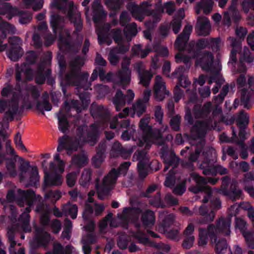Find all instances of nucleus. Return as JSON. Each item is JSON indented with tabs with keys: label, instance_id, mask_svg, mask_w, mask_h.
Returning a JSON list of instances; mask_svg holds the SVG:
<instances>
[{
	"label": "nucleus",
	"instance_id": "10",
	"mask_svg": "<svg viewBox=\"0 0 254 254\" xmlns=\"http://www.w3.org/2000/svg\"><path fill=\"white\" fill-rule=\"evenodd\" d=\"M248 83L250 89H242L240 101L244 108L250 110L254 104V89L251 88L254 86V77H250Z\"/></svg>",
	"mask_w": 254,
	"mask_h": 254
},
{
	"label": "nucleus",
	"instance_id": "63",
	"mask_svg": "<svg viewBox=\"0 0 254 254\" xmlns=\"http://www.w3.org/2000/svg\"><path fill=\"white\" fill-rule=\"evenodd\" d=\"M176 183V177L172 171L170 170L167 174L164 182L166 187L172 188L174 187Z\"/></svg>",
	"mask_w": 254,
	"mask_h": 254
},
{
	"label": "nucleus",
	"instance_id": "28",
	"mask_svg": "<svg viewBox=\"0 0 254 254\" xmlns=\"http://www.w3.org/2000/svg\"><path fill=\"white\" fill-rule=\"evenodd\" d=\"M246 225L247 223L244 220L239 218H236V228L239 229L241 231L245 239L246 242H247L249 244H250V246H252V243H251L250 241L252 238V234L254 232L247 231Z\"/></svg>",
	"mask_w": 254,
	"mask_h": 254
},
{
	"label": "nucleus",
	"instance_id": "29",
	"mask_svg": "<svg viewBox=\"0 0 254 254\" xmlns=\"http://www.w3.org/2000/svg\"><path fill=\"white\" fill-rule=\"evenodd\" d=\"M196 28L199 35L206 36L209 35L211 26L208 18L199 19L197 22Z\"/></svg>",
	"mask_w": 254,
	"mask_h": 254
},
{
	"label": "nucleus",
	"instance_id": "19",
	"mask_svg": "<svg viewBox=\"0 0 254 254\" xmlns=\"http://www.w3.org/2000/svg\"><path fill=\"white\" fill-rule=\"evenodd\" d=\"M35 241L38 247H43L47 248L51 241L50 234L44 230L42 228L36 227Z\"/></svg>",
	"mask_w": 254,
	"mask_h": 254
},
{
	"label": "nucleus",
	"instance_id": "53",
	"mask_svg": "<svg viewBox=\"0 0 254 254\" xmlns=\"http://www.w3.org/2000/svg\"><path fill=\"white\" fill-rule=\"evenodd\" d=\"M130 241L131 239L128 236L122 235L120 236L117 240V246L121 250H126Z\"/></svg>",
	"mask_w": 254,
	"mask_h": 254
},
{
	"label": "nucleus",
	"instance_id": "50",
	"mask_svg": "<svg viewBox=\"0 0 254 254\" xmlns=\"http://www.w3.org/2000/svg\"><path fill=\"white\" fill-rule=\"evenodd\" d=\"M238 127H246L249 123V116L247 113L242 110L236 120Z\"/></svg>",
	"mask_w": 254,
	"mask_h": 254
},
{
	"label": "nucleus",
	"instance_id": "12",
	"mask_svg": "<svg viewBox=\"0 0 254 254\" xmlns=\"http://www.w3.org/2000/svg\"><path fill=\"white\" fill-rule=\"evenodd\" d=\"M133 67L138 74L139 83L144 86H148L154 74L152 70H146L142 61L135 63Z\"/></svg>",
	"mask_w": 254,
	"mask_h": 254
},
{
	"label": "nucleus",
	"instance_id": "51",
	"mask_svg": "<svg viewBox=\"0 0 254 254\" xmlns=\"http://www.w3.org/2000/svg\"><path fill=\"white\" fill-rule=\"evenodd\" d=\"M121 174L118 169H116L115 168H112L108 174L104 177L103 180L107 181L111 184H113L116 182L118 178Z\"/></svg>",
	"mask_w": 254,
	"mask_h": 254
},
{
	"label": "nucleus",
	"instance_id": "54",
	"mask_svg": "<svg viewBox=\"0 0 254 254\" xmlns=\"http://www.w3.org/2000/svg\"><path fill=\"white\" fill-rule=\"evenodd\" d=\"M133 110L134 113L140 117L146 110V104L143 103L141 100H139L133 105Z\"/></svg>",
	"mask_w": 254,
	"mask_h": 254
},
{
	"label": "nucleus",
	"instance_id": "8",
	"mask_svg": "<svg viewBox=\"0 0 254 254\" xmlns=\"http://www.w3.org/2000/svg\"><path fill=\"white\" fill-rule=\"evenodd\" d=\"M129 210H131L133 213L137 215L141 214L140 221L142 223V226L144 229H151L154 226L156 217L155 213L153 211L147 209L142 212L141 208L140 207H134L131 208L125 207L123 212L125 213H127Z\"/></svg>",
	"mask_w": 254,
	"mask_h": 254
},
{
	"label": "nucleus",
	"instance_id": "47",
	"mask_svg": "<svg viewBox=\"0 0 254 254\" xmlns=\"http://www.w3.org/2000/svg\"><path fill=\"white\" fill-rule=\"evenodd\" d=\"M58 128L60 131L63 133H65L69 128V122L64 114L58 116Z\"/></svg>",
	"mask_w": 254,
	"mask_h": 254
},
{
	"label": "nucleus",
	"instance_id": "2",
	"mask_svg": "<svg viewBox=\"0 0 254 254\" xmlns=\"http://www.w3.org/2000/svg\"><path fill=\"white\" fill-rule=\"evenodd\" d=\"M71 70L67 72L62 79L61 86L64 96H66L67 88L70 86H79L87 89L91 83L88 81L89 74L82 72L81 68L84 64V59L77 56L70 63Z\"/></svg>",
	"mask_w": 254,
	"mask_h": 254
},
{
	"label": "nucleus",
	"instance_id": "35",
	"mask_svg": "<svg viewBox=\"0 0 254 254\" xmlns=\"http://www.w3.org/2000/svg\"><path fill=\"white\" fill-rule=\"evenodd\" d=\"M77 88V94L79 95V98L82 103L83 109H86L89 104L90 94L87 90L90 88V86L87 89H84L83 87L76 86Z\"/></svg>",
	"mask_w": 254,
	"mask_h": 254
},
{
	"label": "nucleus",
	"instance_id": "36",
	"mask_svg": "<svg viewBox=\"0 0 254 254\" xmlns=\"http://www.w3.org/2000/svg\"><path fill=\"white\" fill-rule=\"evenodd\" d=\"M209 44V42L207 39H200L197 41L195 46L193 44H190L189 53L191 55H194L196 50L202 51L201 50L206 48Z\"/></svg>",
	"mask_w": 254,
	"mask_h": 254
},
{
	"label": "nucleus",
	"instance_id": "31",
	"mask_svg": "<svg viewBox=\"0 0 254 254\" xmlns=\"http://www.w3.org/2000/svg\"><path fill=\"white\" fill-rule=\"evenodd\" d=\"M93 3V21L95 23L97 24L106 16V14L100 3L94 1Z\"/></svg>",
	"mask_w": 254,
	"mask_h": 254
},
{
	"label": "nucleus",
	"instance_id": "43",
	"mask_svg": "<svg viewBox=\"0 0 254 254\" xmlns=\"http://www.w3.org/2000/svg\"><path fill=\"white\" fill-rule=\"evenodd\" d=\"M123 92L121 89L117 90L113 98V103L115 105L117 111L121 110L122 107L126 105V102L123 100Z\"/></svg>",
	"mask_w": 254,
	"mask_h": 254
},
{
	"label": "nucleus",
	"instance_id": "59",
	"mask_svg": "<svg viewBox=\"0 0 254 254\" xmlns=\"http://www.w3.org/2000/svg\"><path fill=\"white\" fill-rule=\"evenodd\" d=\"M131 72L121 71L118 72V76L120 78V83L125 86L128 84L130 81Z\"/></svg>",
	"mask_w": 254,
	"mask_h": 254
},
{
	"label": "nucleus",
	"instance_id": "4",
	"mask_svg": "<svg viewBox=\"0 0 254 254\" xmlns=\"http://www.w3.org/2000/svg\"><path fill=\"white\" fill-rule=\"evenodd\" d=\"M191 179L195 182V185H191L189 188V191L194 194L200 192H204L206 194L202 199L203 203H207L212 198V190L211 188L207 185V181L203 177L198 174L192 172L190 174V177L188 178V181L190 182Z\"/></svg>",
	"mask_w": 254,
	"mask_h": 254
},
{
	"label": "nucleus",
	"instance_id": "46",
	"mask_svg": "<svg viewBox=\"0 0 254 254\" xmlns=\"http://www.w3.org/2000/svg\"><path fill=\"white\" fill-rule=\"evenodd\" d=\"M15 30L14 26L7 22L2 21L0 23V31L1 32V37L3 39L6 38L7 33H13Z\"/></svg>",
	"mask_w": 254,
	"mask_h": 254
},
{
	"label": "nucleus",
	"instance_id": "18",
	"mask_svg": "<svg viewBox=\"0 0 254 254\" xmlns=\"http://www.w3.org/2000/svg\"><path fill=\"white\" fill-rule=\"evenodd\" d=\"M162 77L160 75L156 76V83L154 88V96L158 101H162L166 95L169 94V92L166 89L165 83L161 81Z\"/></svg>",
	"mask_w": 254,
	"mask_h": 254
},
{
	"label": "nucleus",
	"instance_id": "25",
	"mask_svg": "<svg viewBox=\"0 0 254 254\" xmlns=\"http://www.w3.org/2000/svg\"><path fill=\"white\" fill-rule=\"evenodd\" d=\"M198 213L201 215L198 219V223L201 224H208L213 221L215 217V212L208 209L205 204H202L198 208Z\"/></svg>",
	"mask_w": 254,
	"mask_h": 254
},
{
	"label": "nucleus",
	"instance_id": "9",
	"mask_svg": "<svg viewBox=\"0 0 254 254\" xmlns=\"http://www.w3.org/2000/svg\"><path fill=\"white\" fill-rule=\"evenodd\" d=\"M192 58L196 59V63L199 64L202 69L206 71H212L214 68L213 63L214 56L209 51H199L196 50L194 55H191Z\"/></svg>",
	"mask_w": 254,
	"mask_h": 254
},
{
	"label": "nucleus",
	"instance_id": "41",
	"mask_svg": "<svg viewBox=\"0 0 254 254\" xmlns=\"http://www.w3.org/2000/svg\"><path fill=\"white\" fill-rule=\"evenodd\" d=\"M174 219L175 218L173 214H170L167 215L160 224L159 227L160 230L162 231L163 233H166L173 225Z\"/></svg>",
	"mask_w": 254,
	"mask_h": 254
},
{
	"label": "nucleus",
	"instance_id": "33",
	"mask_svg": "<svg viewBox=\"0 0 254 254\" xmlns=\"http://www.w3.org/2000/svg\"><path fill=\"white\" fill-rule=\"evenodd\" d=\"M186 68L183 65H181L177 68L171 75L172 78H178V83L177 84L184 88L187 87L190 84V82L187 79L184 80V84L183 83L184 74Z\"/></svg>",
	"mask_w": 254,
	"mask_h": 254
},
{
	"label": "nucleus",
	"instance_id": "49",
	"mask_svg": "<svg viewBox=\"0 0 254 254\" xmlns=\"http://www.w3.org/2000/svg\"><path fill=\"white\" fill-rule=\"evenodd\" d=\"M29 185L35 187L39 182V175L38 168L36 166H33L29 174Z\"/></svg>",
	"mask_w": 254,
	"mask_h": 254
},
{
	"label": "nucleus",
	"instance_id": "60",
	"mask_svg": "<svg viewBox=\"0 0 254 254\" xmlns=\"http://www.w3.org/2000/svg\"><path fill=\"white\" fill-rule=\"evenodd\" d=\"M229 11L230 13L231 19L233 21L234 23L236 25H237L241 19V15L239 11L237 9L236 7L233 4L229 6Z\"/></svg>",
	"mask_w": 254,
	"mask_h": 254
},
{
	"label": "nucleus",
	"instance_id": "55",
	"mask_svg": "<svg viewBox=\"0 0 254 254\" xmlns=\"http://www.w3.org/2000/svg\"><path fill=\"white\" fill-rule=\"evenodd\" d=\"M72 161L74 164L79 167L86 165L88 163V158L84 155H75L72 158Z\"/></svg>",
	"mask_w": 254,
	"mask_h": 254
},
{
	"label": "nucleus",
	"instance_id": "17",
	"mask_svg": "<svg viewBox=\"0 0 254 254\" xmlns=\"http://www.w3.org/2000/svg\"><path fill=\"white\" fill-rule=\"evenodd\" d=\"M35 211L40 214V223L43 226H47L50 222V215L51 209L50 206L43 202L39 203L36 207Z\"/></svg>",
	"mask_w": 254,
	"mask_h": 254
},
{
	"label": "nucleus",
	"instance_id": "44",
	"mask_svg": "<svg viewBox=\"0 0 254 254\" xmlns=\"http://www.w3.org/2000/svg\"><path fill=\"white\" fill-rule=\"evenodd\" d=\"M214 2L212 0H200L197 6L200 9L203 10L205 14H209L212 10Z\"/></svg>",
	"mask_w": 254,
	"mask_h": 254
},
{
	"label": "nucleus",
	"instance_id": "45",
	"mask_svg": "<svg viewBox=\"0 0 254 254\" xmlns=\"http://www.w3.org/2000/svg\"><path fill=\"white\" fill-rule=\"evenodd\" d=\"M16 10V9L13 8L10 3L5 2L0 7V14L1 15L7 14L9 19H10L15 15Z\"/></svg>",
	"mask_w": 254,
	"mask_h": 254
},
{
	"label": "nucleus",
	"instance_id": "37",
	"mask_svg": "<svg viewBox=\"0 0 254 254\" xmlns=\"http://www.w3.org/2000/svg\"><path fill=\"white\" fill-rule=\"evenodd\" d=\"M19 161L20 162V165L18 168L19 171V176L20 180L22 181L25 179V175L30 168L32 169V166H31L29 161H25L22 157L19 158Z\"/></svg>",
	"mask_w": 254,
	"mask_h": 254
},
{
	"label": "nucleus",
	"instance_id": "13",
	"mask_svg": "<svg viewBox=\"0 0 254 254\" xmlns=\"http://www.w3.org/2000/svg\"><path fill=\"white\" fill-rule=\"evenodd\" d=\"M160 156L165 164L164 171L166 172L171 166H176L178 164L179 158L174 151H169L167 146H163L160 150Z\"/></svg>",
	"mask_w": 254,
	"mask_h": 254
},
{
	"label": "nucleus",
	"instance_id": "15",
	"mask_svg": "<svg viewBox=\"0 0 254 254\" xmlns=\"http://www.w3.org/2000/svg\"><path fill=\"white\" fill-rule=\"evenodd\" d=\"M192 30V26L190 24H187L185 26L182 32L176 39L175 46L179 51L185 50Z\"/></svg>",
	"mask_w": 254,
	"mask_h": 254
},
{
	"label": "nucleus",
	"instance_id": "38",
	"mask_svg": "<svg viewBox=\"0 0 254 254\" xmlns=\"http://www.w3.org/2000/svg\"><path fill=\"white\" fill-rule=\"evenodd\" d=\"M212 244H215L214 250L216 254H225L228 249V245L226 239L221 238L216 241H213Z\"/></svg>",
	"mask_w": 254,
	"mask_h": 254
},
{
	"label": "nucleus",
	"instance_id": "58",
	"mask_svg": "<svg viewBox=\"0 0 254 254\" xmlns=\"http://www.w3.org/2000/svg\"><path fill=\"white\" fill-rule=\"evenodd\" d=\"M175 59L177 63L183 62L185 66L186 70L190 68V58L188 56L182 54L178 53L176 55Z\"/></svg>",
	"mask_w": 254,
	"mask_h": 254
},
{
	"label": "nucleus",
	"instance_id": "34",
	"mask_svg": "<svg viewBox=\"0 0 254 254\" xmlns=\"http://www.w3.org/2000/svg\"><path fill=\"white\" fill-rule=\"evenodd\" d=\"M242 194V191L238 188L237 185L232 183L228 190L225 191L223 195L228 196L233 200H236L241 197Z\"/></svg>",
	"mask_w": 254,
	"mask_h": 254
},
{
	"label": "nucleus",
	"instance_id": "39",
	"mask_svg": "<svg viewBox=\"0 0 254 254\" xmlns=\"http://www.w3.org/2000/svg\"><path fill=\"white\" fill-rule=\"evenodd\" d=\"M112 151L115 152L118 155L122 157L130 156L132 153L130 149H127L123 147L119 141H115L112 147Z\"/></svg>",
	"mask_w": 254,
	"mask_h": 254
},
{
	"label": "nucleus",
	"instance_id": "3",
	"mask_svg": "<svg viewBox=\"0 0 254 254\" xmlns=\"http://www.w3.org/2000/svg\"><path fill=\"white\" fill-rule=\"evenodd\" d=\"M231 219L221 217L216 221V224H210L207 229L198 228V243L200 246H205L208 243V237L211 244L218 239V235L229 236L231 233Z\"/></svg>",
	"mask_w": 254,
	"mask_h": 254
},
{
	"label": "nucleus",
	"instance_id": "56",
	"mask_svg": "<svg viewBox=\"0 0 254 254\" xmlns=\"http://www.w3.org/2000/svg\"><path fill=\"white\" fill-rule=\"evenodd\" d=\"M97 35L99 45L107 43L108 45H110L111 44L112 40L108 32L101 31L99 32Z\"/></svg>",
	"mask_w": 254,
	"mask_h": 254
},
{
	"label": "nucleus",
	"instance_id": "20",
	"mask_svg": "<svg viewBox=\"0 0 254 254\" xmlns=\"http://www.w3.org/2000/svg\"><path fill=\"white\" fill-rule=\"evenodd\" d=\"M93 118L99 119L103 123L106 124L110 120V114L103 105L92 107L90 111Z\"/></svg>",
	"mask_w": 254,
	"mask_h": 254
},
{
	"label": "nucleus",
	"instance_id": "57",
	"mask_svg": "<svg viewBox=\"0 0 254 254\" xmlns=\"http://www.w3.org/2000/svg\"><path fill=\"white\" fill-rule=\"evenodd\" d=\"M58 64L59 66V76L60 78V80L64 77L65 75H64V72L66 70V64L65 60L64 57L63 55H59L58 57ZM61 81H60V82Z\"/></svg>",
	"mask_w": 254,
	"mask_h": 254
},
{
	"label": "nucleus",
	"instance_id": "42",
	"mask_svg": "<svg viewBox=\"0 0 254 254\" xmlns=\"http://www.w3.org/2000/svg\"><path fill=\"white\" fill-rule=\"evenodd\" d=\"M18 157L9 158L5 161L6 168L10 175V176L14 177L17 174L16 170V162Z\"/></svg>",
	"mask_w": 254,
	"mask_h": 254
},
{
	"label": "nucleus",
	"instance_id": "48",
	"mask_svg": "<svg viewBox=\"0 0 254 254\" xmlns=\"http://www.w3.org/2000/svg\"><path fill=\"white\" fill-rule=\"evenodd\" d=\"M92 170L89 168H86L82 172L81 178L79 180L80 184L83 187L87 186L91 181Z\"/></svg>",
	"mask_w": 254,
	"mask_h": 254
},
{
	"label": "nucleus",
	"instance_id": "24",
	"mask_svg": "<svg viewBox=\"0 0 254 254\" xmlns=\"http://www.w3.org/2000/svg\"><path fill=\"white\" fill-rule=\"evenodd\" d=\"M63 183L62 176L58 174H50L45 172L44 180V187L47 188L52 186H58Z\"/></svg>",
	"mask_w": 254,
	"mask_h": 254
},
{
	"label": "nucleus",
	"instance_id": "6",
	"mask_svg": "<svg viewBox=\"0 0 254 254\" xmlns=\"http://www.w3.org/2000/svg\"><path fill=\"white\" fill-rule=\"evenodd\" d=\"M19 112L18 95L15 93L10 99H0V113L4 112L2 121L4 123L12 121L15 115Z\"/></svg>",
	"mask_w": 254,
	"mask_h": 254
},
{
	"label": "nucleus",
	"instance_id": "7",
	"mask_svg": "<svg viewBox=\"0 0 254 254\" xmlns=\"http://www.w3.org/2000/svg\"><path fill=\"white\" fill-rule=\"evenodd\" d=\"M19 196L16 198V202L18 205L23 207L26 204L27 207L25 208L24 212L20 215L19 219L24 218L30 219L29 213L31 210L34 202L37 200V196L34 190L31 189L26 190H18Z\"/></svg>",
	"mask_w": 254,
	"mask_h": 254
},
{
	"label": "nucleus",
	"instance_id": "16",
	"mask_svg": "<svg viewBox=\"0 0 254 254\" xmlns=\"http://www.w3.org/2000/svg\"><path fill=\"white\" fill-rule=\"evenodd\" d=\"M160 164L156 160L153 161L150 165L144 161H139L137 165L139 178L141 179H144L148 174L149 169L154 172H157L160 169Z\"/></svg>",
	"mask_w": 254,
	"mask_h": 254
},
{
	"label": "nucleus",
	"instance_id": "26",
	"mask_svg": "<svg viewBox=\"0 0 254 254\" xmlns=\"http://www.w3.org/2000/svg\"><path fill=\"white\" fill-rule=\"evenodd\" d=\"M99 183L100 179L97 177L95 179V187L98 198L102 200L109 195L110 191V187L112 184L104 180H103L101 184H100Z\"/></svg>",
	"mask_w": 254,
	"mask_h": 254
},
{
	"label": "nucleus",
	"instance_id": "22",
	"mask_svg": "<svg viewBox=\"0 0 254 254\" xmlns=\"http://www.w3.org/2000/svg\"><path fill=\"white\" fill-rule=\"evenodd\" d=\"M64 18L58 13H52L50 16V24L54 34L57 36L61 33L64 26Z\"/></svg>",
	"mask_w": 254,
	"mask_h": 254
},
{
	"label": "nucleus",
	"instance_id": "23",
	"mask_svg": "<svg viewBox=\"0 0 254 254\" xmlns=\"http://www.w3.org/2000/svg\"><path fill=\"white\" fill-rule=\"evenodd\" d=\"M216 161L215 158H210L208 155H205L204 162L200 165V168L203 170L202 173L206 176H215L216 175L215 166L213 163Z\"/></svg>",
	"mask_w": 254,
	"mask_h": 254
},
{
	"label": "nucleus",
	"instance_id": "64",
	"mask_svg": "<svg viewBox=\"0 0 254 254\" xmlns=\"http://www.w3.org/2000/svg\"><path fill=\"white\" fill-rule=\"evenodd\" d=\"M62 197L61 193L59 190H50L45 194L47 199H50L53 202H55Z\"/></svg>",
	"mask_w": 254,
	"mask_h": 254
},
{
	"label": "nucleus",
	"instance_id": "5",
	"mask_svg": "<svg viewBox=\"0 0 254 254\" xmlns=\"http://www.w3.org/2000/svg\"><path fill=\"white\" fill-rule=\"evenodd\" d=\"M149 117L143 118L139 123V129L142 131V138L144 142H156L163 145L164 141L163 135L159 129H153L149 125Z\"/></svg>",
	"mask_w": 254,
	"mask_h": 254
},
{
	"label": "nucleus",
	"instance_id": "11",
	"mask_svg": "<svg viewBox=\"0 0 254 254\" xmlns=\"http://www.w3.org/2000/svg\"><path fill=\"white\" fill-rule=\"evenodd\" d=\"M8 43L10 45L9 50L7 52V56L12 61L17 62L22 57L23 51L20 46L21 40L17 36L8 38Z\"/></svg>",
	"mask_w": 254,
	"mask_h": 254
},
{
	"label": "nucleus",
	"instance_id": "52",
	"mask_svg": "<svg viewBox=\"0 0 254 254\" xmlns=\"http://www.w3.org/2000/svg\"><path fill=\"white\" fill-rule=\"evenodd\" d=\"M17 14L19 16V22L24 24L28 23L32 19V13L26 10H19Z\"/></svg>",
	"mask_w": 254,
	"mask_h": 254
},
{
	"label": "nucleus",
	"instance_id": "14",
	"mask_svg": "<svg viewBox=\"0 0 254 254\" xmlns=\"http://www.w3.org/2000/svg\"><path fill=\"white\" fill-rule=\"evenodd\" d=\"M209 126L204 121H197L190 129V136L194 140L204 138L207 133Z\"/></svg>",
	"mask_w": 254,
	"mask_h": 254
},
{
	"label": "nucleus",
	"instance_id": "32",
	"mask_svg": "<svg viewBox=\"0 0 254 254\" xmlns=\"http://www.w3.org/2000/svg\"><path fill=\"white\" fill-rule=\"evenodd\" d=\"M106 149V144L101 143H100L96 147V154L92 159V163L95 166H99L103 162Z\"/></svg>",
	"mask_w": 254,
	"mask_h": 254
},
{
	"label": "nucleus",
	"instance_id": "30",
	"mask_svg": "<svg viewBox=\"0 0 254 254\" xmlns=\"http://www.w3.org/2000/svg\"><path fill=\"white\" fill-rule=\"evenodd\" d=\"M127 8L133 17L142 21L144 19L143 9L134 2H129L127 4Z\"/></svg>",
	"mask_w": 254,
	"mask_h": 254
},
{
	"label": "nucleus",
	"instance_id": "1",
	"mask_svg": "<svg viewBox=\"0 0 254 254\" xmlns=\"http://www.w3.org/2000/svg\"><path fill=\"white\" fill-rule=\"evenodd\" d=\"M99 135V128L96 124H92L89 127L86 125H81L76 129L77 136L70 137L64 135L59 138L57 151L60 152L65 149L67 154L70 156L80 147V141L94 146L98 142Z\"/></svg>",
	"mask_w": 254,
	"mask_h": 254
},
{
	"label": "nucleus",
	"instance_id": "61",
	"mask_svg": "<svg viewBox=\"0 0 254 254\" xmlns=\"http://www.w3.org/2000/svg\"><path fill=\"white\" fill-rule=\"evenodd\" d=\"M151 205L157 208H164L166 206L165 204L161 198L160 192H157L154 197L149 201Z\"/></svg>",
	"mask_w": 254,
	"mask_h": 254
},
{
	"label": "nucleus",
	"instance_id": "40",
	"mask_svg": "<svg viewBox=\"0 0 254 254\" xmlns=\"http://www.w3.org/2000/svg\"><path fill=\"white\" fill-rule=\"evenodd\" d=\"M62 210L65 214L69 215L72 219L76 218L78 211L76 204L68 202L63 205Z\"/></svg>",
	"mask_w": 254,
	"mask_h": 254
},
{
	"label": "nucleus",
	"instance_id": "27",
	"mask_svg": "<svg viewBox=\"0 0 254 254\" xmlns=\"http://www.w3.org/2000/svg\"><path fill=\"white\" fill-rule=\"evenodd\" d=\"M36 109L43 115H45V111H50L52 109V106L49 101V95L47 91L42 94L41 100L37 101Z\"/></svg>",
	"mask_w": 254,
	"mask_h": 254
},
{
	"label": "nucleus",
	"instance_id": "21",
	"mask_svg": "<svg viewBox=\"0 0 254 254\" xmlns=\"http://www.w3.org/2000/svg\"><path fill=\"white\" fill-rule=\"evenodd\" d=\"M67 16L70 22L74 25L75 27L74 33L80 32L83 28V22L81 18V14L79 12H75L71 4L69 5Z\"/></svg>",
	"mask_w": 254,
	"mask_h": 254
},
{
	"label": "nucleus",
	"instance_id": "62",
	"mask_svg": "<svg viewBox=\"0 0 254 254\" xmlns=\"http://www.w3.org/2000/svg\"><path fill=\"white\" fill-rule=\"evenodd\" d=\"M94 212L93 207L90 204L86 203L84 211L82 214V217L85 221L90 220Z\"/></svg>",
	"mask_w": 254,
	"mask_h": 254
}]
</instances>
